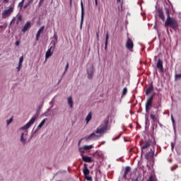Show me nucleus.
I'll list each match as a JSON object with an SVG mask.
<instances>
[{
	"instance_id": "1",
	"label": "nucleus",
	"mask_w": 181,
	"mask_h": 181,
	"mask_svg": "<svg viewBox=\"0 0 181 181\" xmlns=\"http://www.w3.org/2000/svg\"><path fill=\"white\" fill-rule=\"evenodd\" d=\"M108 128V122H105L104 124L100 125L98 127L95 132H93L89 136H86V141H90V139H98L100 136H98L95 134H104Z\"/></svg>"
},
{
	"instance_id": "2",
	"label": "nucleus",
	"mask_w": 181,
	"mask_h": 181,
	"mask_svg": "<svg viewBox=\"0 0 181 181\" xmlns=\"http://www.w3.org/2000/svg\"><path fill=\"white\" fill-rule=\"evenodd\" d=\"M165 14L167 16V19L165 22V26H170L174 30H177L179 25L177 21L175 18H170V13L169 12V8L165 9Z\"/></svg>"
},
{
	"instance_id": "3",
	"label": "nucleus",
	"mask_w": 181,
	"mask_h": 181,
	"mask_svg": "<svg viewBox=\"0 0 181 181\" xmlns=\"http://www.w3.org/2000/svg\"><path fill=\"white\" fill-rule=\"evenodd\" d=\"M151 119L153 121L154 124L158 122V118H159V107L158 106L153 107L151 115H150Z\"/></svg>"
},
{
	"instance_id": "4",
	"label": "nucleus",
	"mask_w": 181,
	"mask_h": 181,
	"mask_svg": "<svg viewBox=\"0 0 181 181\" xmlns=\"http://www.w3.org/2000/svg\"><path fill=\"white\" fill-rule=\"evenodd\" d=\"M155 96V93L151 95L146 100V112H149L152 108V101H153V97Z\"/></svg>"
},
{
	"instance_id": "5",
	"label": "nucleus",
	"mask_w": 181,
	"mask_h": 181,
	"mask_svg": "<svg viewBox=\"0 0 181 181\" xmlns=\"http://www.w3.org/2000/svg\"><path fill=\"white\" fill-rule=\"evenodd\" d=\"M56 48V42H52L50 44V48L47 49L46 54H45V59H49L50 56H52L53 54V51Z\"/></svg>"
},
{
	"instance_id": "6",
	"label": "nucleus",
	"mask_w": 181,
	"mask_h": 181,
	"mask_svg": "<svg viewBox=\"0 0 181 181\" xmlns=\"http://www.w3.org/2000/svg\"><path fill=\"white\" fill-rule=\"evenodd\" d=\"M35 121H36V116H33L30 121L23 127L21 128L22 131H25L26 129H29L30 127L33 125V124H35Z\"/></svg>"
},
{
	"instance_id": "7",
	"label": "nucleus",
	"mask_w": 181,
	"mask_h": 181,
	"mask_svg": "<svg viewBox=\"0 0 181 181\" xmlns=\"http://www.w3.org/2000/svg\"><path fill=\"white\" fill-rule=\"evenodd\" d=\"M13 12V6H10L8 9L5 10L2 13V18L3 19H6V18H9L10 15H12V13Z\"/></svg>"
},
{
	"instance_id": "8",
	"label": "nucleus",
	"mask_w": 181,
	"mask_h": 181,
	"mask_svg": "<svg viewBox=\"0 0 181 181\" xmlns=\"http://www.w3.org/2000/svg\"><path fill=\"white\" fill-rule=\"evenodd\" d=\"M144 90L146 95H149V94H151V93L153 92V83H151V84L146 86Z\"/></svg>"
},
{
	"instance_id": "9",
	"label": "nucleus",
	"mask_w": 181,
	"mask_h": 181,
	"mask_svg": "<svg viewBox=\"0 0 181 181\" xmlns=\"http://www.w3.org/2000/svg\"><path fill=\"white\" fill-rule=\"evenodd\" d=\"M151 144L152 142H151V141H146L145 143H144V141H141L140 143L142 153H144V151H145V149H148V148L151 146Z\"/></svg>"
},
{
	"instance_id": "10",
	"label": "nucleus",
	"mask_w": 181,
	"mask_h": 181,
	"mask_svg": "<svg viewBox=\"0 0 181 181\" xmlns=\"http://www.w3.org/2000/svg\"><path fill=\"white\" fill-rule=\"evenodd\" d=\"M126 47L128 49V50H132V49H134V42H132L131 38L127 39L126 42Z\"/></svg>"
},
{
	"instance_id": "11",
	"label": "nucleus",
	"mask_w": 181,
	"mask_h": 181,
	"mask_svg": "<svg viewBox=\"0 0 181 181\" xmlns=\"http://www.w3.org/2000/svg\"><path fill=\"white\" fill-rule=\"evenodd\" d=\"M88 78H93V76L94 75V66L91 65V66L87 69Z\"/></svg>"
},
{
	"instance_id": "12",
	"label": "nucleus",
	"mask_w": 181,
	"mask_h": 181,
	"mask_svg": "<svg viewBox=\"0 0 181 181\" xmlns=\"http://www.w3.org/2000/svg\"><path fill=\"white\" fill-rule=\"evenodd\" d=\"M44 30H45V26H42L39 29L36 35V40H39V37H40V34L43 33Z\"/></svg>"
},
{
	"instance_id": "13",
	"label": "nucleus",
	"mask_w": 181,
	"mask_h": 181,
	"mask_svg": "<svg viewBox=\"0 0 181 181\" xmlns=\"http://www.w3.org/2000/svg\"><path fill=\"white\" fill-rule=\"evenodd\" d=\"M82 160L83 162H86L88 163H91L93 162V160L91 159V157L82 156Z\"/></svg>"
},
{
	"instance_id": "14",
	"label": "nucleus",
	"mask_w": 181,
	"mask_h": 181,
	"mask_svg": "<svg viewBox=\"0 0 181 181\" xmlns=\"http://www.w3.org/2000/svg\"><path fill=\"white\" fill-rule=\"evenodd\" d=\"M83 173L84 176H87L90 175V170H88V168H87V165L84 164L83 168Z\"/></svg>"
},
{
	"instance_id": "15",
	"label": "nucleus",
	"mask_w": 181,
	"mask_h": 181,
	"mask_svg": "<svg viewBox=\"0 0 181 181\" xmlns=\"http://www.w3.org/2000/svg\"><path fill=\"white\" fill-rule=\"evenodd\" d=\"M29 28H30V22L28 21L23 26V29H22V32H23L25 33V32H26V30H28V29H29Z\"/></svg>"
},
{
	"instance_id": "16",
	"label": "nucleus",
	"mask_w": 181,
	"mask_h": 181,
	"mask_svg": "<svg viewBox=\"0 0 181 181\" xmlns=\"http://www.w3.org/2000/svg\"><path fill=\"white\" fill-rule=\"evenodd\" d=\"M129 172H131V167H129V166L126 167L124 173L123 175L124 179H127V176L128 173H129Z\"/></svg>"
},
{
	"instance_id": "17",
	"label": "nucleus",
	"mask_w": 181,
	"mask_h": 181,
	"mask_svg": "<svg viewBox=\"0 0 181 181\" xmlns=\"http://www.w3.org/2000/svg\"><path fill=\"white\" fill-rule=\"evenodd\" d=\"M46 121H47V118H45V119H42V120L41 121V122L39 124V125L37 126V129H40V128H42V127L43 125H45Z\"/></svg>"
},
{
	"instance_id": "18",
	"label": "nucleus",
	"mask_w": 181,
	"mask_h": 181,
	"mask_svg": "<svg viewBox=\"0 0 181 181\" xmlns=\"http://www.w3.org/2000/svg\"><path fill=\"white\" fill-rule=\"evenodd\" d=\"M159 70L160 73H163V62L159 60Z\"/></svg>"
},
{
	"instance_id": "19",
	"label": "nucleus",
	"mask_w": 181,
	"mask_h": 181,
	"mask_svg": "<svg viewBox=\"0 0 181 181\" xmlns=\"http://www.w3.org/2000/svg\"><path fill=\"white\" fill-rule=\"evenodd\" d=\"M92 117H93V115H92L91 112H89L86 118V124H88V122H90V121H91Z\"/></svg>"
},
{
	"instance_id": "20",
	"label": "nucleus",
	"mask_w": 181,
	"mask_h": 181,
	"mask_svg": "<svg viewBox=\"0 0 181 181\" xmlns=\"http://www.w3.org/2000/svg\"><path fill=\"white\" fill-rule=\"evenodd\" d=\"M22 19H23L22 15L20 13L17 14V21H17L16 24L19 25V22H22Z\"/></svg>"
},
{
	"instance_id": "21",
	"label": "nucleus",
	"mask_w": 181,
	"mask_h": 181,
	"mask_svg": "<svg viewBox=\"0 0 181 181\" xmlns=\"http://www.w3.org/2000/svg\"><path fill=\"white\" fill-rule=\"evenodd\" d=\"M68 104L71 108H73V99L71 96L68 98Z\"/></svg>"
},
{
	"instance_id": "22",
	"label": "nucleus",
	"mask_w": 181,
	"mask_h": 181,
	"mask_svg": "<svg viewBox=\"0 0 181 181\" xmlns=\"http://www.w3.org/2000/svg\"><path fill=\"white\" fill-rule=\"evenodd\" d=\"M78 151H79V152H80V153H81V158H82V156H84V153H85L84 151H86V149L84 148V147H83H83H80V148H78Z\"/></svg>"
},
{
	"instance_id": "23",
	"label": "nucleus",
	"mask_w": 181,
	"mask_h": 181,
	"mask_svg": "<svg viewBox=\"0 0 181 181\" xmlns=\"http://www.w3.org/2000/svg\"><path fill=\"white\" fill-rule=\"evenodd\" d=\"M81 19L83 21L84 18V6H83V2H81Z\"/></svg>"
},
{
	"instance_id": "24",
	"label": "nucleus",
	"mask_w": 181,
	"mask_h": 181,
	"mask_svg": "<svg viewBox=\"0 0 181 181\" xmlns=\"http://www.w3.org/2000/svg\"><path fill=\"white\" fill-rule=\"evenodd\" d=\"M159 18L162 21H165V16H163V13L162 12V10H159Z\"/></svg>"
},
{
	"instance_id": "25",
	"label": "nucleus",
	"mask_w": 181,
	"mask_h": 181,
	"mask_svg": "<svg viewBox=\"0 0 181 181\" xmlns=\"http://www.w3.org/2000/svg\"><path fill=\"white\" fill-rule=\"evenodd\" d=\"M108 39H110V35H108V33H106V37H105V49H107V46H108Z\"/></svg>"
},
{
	"instance_id": "26",
	"label": "nucleus",
	"mask_w": 181,
	"mask_h": 181,
	"mask_svg": "<svg viewBox=\"0 0 181 181\" xmlns=\"http://www.w3.org/2000/svg\"><path fill=\"white\" fill-rule=\"evenodd\" d=\"M146 159H147V160H149V159H152V153L151 152H148L146 154Z\"/></svg>"
},
{
	"instance_id": "27",
	"label": "nucleus",
	"mask_w": 181,
	"mask_h": 181,
	"mask_svg": "<svg viewBox=\"0 0 181 181\" xmlns=\"http://www.w3.org/2000/svg\"><path fill=\"white\" fill-rule=\"evenodd\" d=\"M93 148H94V146L93 145L83 146V149H85V151H88L90 149H93Z\"/></svg>"
},
{
	"instance_id": "28",
	"label": "nucleus",
	"mask_w": 181,
	"mask_h": 181,
	"mask_svg": "<svg viewBox=\"0 0 181 181\" xmlns=\"http://www.w3.org/2000/svg\"><path fill=\"white\" fill-rule=\"evenodd\" d=\"M23 4H25V0H22L18 5V8H20L21 10L23 8Z\"/></svg>"
},
{
	"instance_id": "29",
	"label": "nucleus",
	"mask_w": 181,
	"mask_h": 181,
	"mask_svg": "<svg viewBox=\"0 0 181 181\" xmlns=\"http://www.w3.org/2000/svg\"><path fill=\"white\" fill-rule=\"evenodd\" d=\"M23 133H22L21 136V142H22V144H25L26 143V139L23 138Z\"/></svg>"
},
{
	"instance_id": "30",
	"label": "nucleus",
	"mask_w": 181,
	"mask_h": 181,
	"mask_svg": "<svg viewBox=\"0 0 181 181\" xmlns=\"http://www.w3.org/2000/svg\"><path fill=\"white\" fill-rule=\"evenodd\" d=\"M84 176H85V179H86V180L93 181V178L91 177V176H90V175H84Z\"/></svg>"
},
{
	"instance_id": "31",
	"label": "nucleus",
	"mask_w": 181,
	"mask_h": 181,
	"mask_svg": "<svg viewBox=\"0 0 181 181\" xmlns=\"http://www.w3.org/2000/svg\"><path fill=\"white\" fill-rule=\"evenodd\" d=\"M128 93V89L127 88H124L122 90V95H125Z\"/></svg>"
},
{
	"instance_id": "32",
	"label": "nucleus",
	"mask_w": 181,
	"mask_h": 181,
	"mask_svg": "<svg viewBox=\"0 0 181 181\" xmlns=\"http://www.w3.org/2000/svg\"><path fill=\"white\" fill-rule=\"evenodd\" d=\"M153 28L156 30L158 35H159V26L158 25H154Z\"/></svg>"
},
{
	"instance_id": "33",
	"label": "nucleus",
	"mask_w": 181,
	"mask_h": 181,
	"mask_svg": "<svg viewBox=\"0 0 181 181\" xmlns=\"http://www.w3.org/2000/svg\"><path fill=\"white\" fill-rule=\"evenodd\" d=\"M158 131V124H154L153 127V132Z\"/></svg>"
},
{
	"instance_id": "34",
	"label": "nucleus",
	"mask_w": 181,
	"mask_h": 181,
	"mask_svg": "<svg viewBox=\"0 0 181 181\" xmlns=\"http://www.w3.org/2000/svg\"><path fill=\"white\" fill-rule=\"evenodd\" d=\"M22 63H23V56L20 57L18 64H21L22 65Z\"/></svg>"
},
{
	"instance_id": "35",
	"label": "nucleus",
	"mask_w": 181,
	"mask_h": 181,
	"mask_svg": "<svg viewBox=\"0 0 181 181\" xmlns=\"http://www.w3.org/2000/svg\"><path fill=\"white\" fill-rule=\"evenodd\" d=\"M13 121V118L11 117L8 120H7V125H9L11 122Z\"/></svg>"
},
{
	"instance_id": "36",
	"label": "nucleus",
	"mask_w": 181,
	"mask_h": 181,
	"mask_svg": "<svg viewBox=\"0 0 181 181\" xmlns=\"http://www.w3.org/2000/svg\"><path fill=\"white\" fill-rule=\"evenodd\" d=\"M17 71H21V69H22V64H18V67L16 68Z\"/></svg>"
},
{
	"instance_id": "37",
	"label": "nucleus",
	"mask_w": 181,
	"mask_h": 181,
	"mask_svg": "<svg viewBox=\"0 0 181 181\" xmlns=\"http://www.w3.org/2000/svg\"><path fill=\"white\" fill-rule=\"evenodd\" d=\"M121 138V134L117 136L115 139H113V141H117V139H119Z\"/></svg>"
},
{
	"instance_id": "38",
	"label": "nucleus",
	"mask_w": 181,
	"mask_h": 181,
	"mask_svg": "<svg viewBox=\"0 0 181 181\" xmlns=\"http://www.w3.org/2000/svg\"><path fill=\"white\" fill-rule=\"evenodd\" d=\"M180 78H181V74H175V78H176V79Z\"/></svg>"
},
{
	"instance_id": "39",
	"label": "nucleus",
	"mask_w": 181,
	"mask_h": 181,
	"mask_svg": "<svg viewBox=\"0 0 181 181\" xmlns=\"http://www.w3.org/2000/svg\"><path fill=\"white\" fill-rule=\"evenodd\" d=\"M68 69H69V62L66 63V65L65 66V73L66 71H67Z\"/></svg>"
},
{
	"instance_id": "40",
	"label": "nucleus",
	"mask_w": 181,
	"mask_h": 181,
	"mask_svg": "<svg viewBox=\"0 0 181 181\" xmlns=\"http://www.w3.org/2000/svg\"><path fill=\"white\" fill-rule=\"evenodd\" d=\"M156 11L157 13H159V8H158V4L156 6Z\"/></svg>"
},
{
	"instance_id": "41",
	"label": "nucleus",
	"mask_w": 181,
	"mask_h": 181,
	"mask_svg": "<svg viewBox=\"0 0 181 181\" xmlns=\"http://www.w3.org/2000/svg\"><path fill=\"white\" fill-rule=\"evenodd\" d=\"M156 69H159V59L157 60Z\"/></svg>"
},
{
	"instance_id": "42",
	"label": "nucleus",
	"mask_w": 181,
	"mask_h": 181,
	"mask_svg": "<svg viewBox=\"0 0 181 181\" xmlns=\"http://www.w3.org/2000/svg\"><path fill=\"white\" fill-rule=\"evenodd\" d=\"M28 6H29V4H27L24 5L23 6V9H26V8H28Z\"/></svg>"
},
{
	"instance_id": "43",
	"label": "nucleus",
	"mask_w": 181,
	"mask_h": 181,
	"mask_svg": "<svg viewBox=\"0 0 181 181\" xmlns=\"http://www.w3.org/2000/svg\"><path fill=\"white\" fill-rule=\"evenodd\" d=\"M96 36H97L98 40H100V35L98 32L96 33Z\"/></svg>"
},
{
	"instance_id": "44",
	"label": "nucleus",
	"mask_w": 181,
	"mask_h": 181,
	"mask_svg": "<svg viewBox=\"0 0 181 181\" xmlns=\"http://www.w3.org/2000/svg\"><path fill=\"white\" fill-rule=\"evenodd\" d=\"M13 22H15V18H13L12 19V21H11V23H10V26H11V25H12V23H13Z\"/></svg>"
},
{
	"instance_id": "45",
	"label": "nucleus",
	"mask_w": 181,
	"mask_h": 181,
	"mask_svg": "<svg viewBox=\"0 0 181 181\" xmlns=\"http://www.w3.org/2000/svg\"><path fill=\"white\" fill-rule=\"evenodd\" d=\"M54 39L56 40V42H57V35H54Z\"/></svg>"
},
{
	"instance_id": "46",
	"label": "nucleus",
	"mask_w": 181,
	"mask_h": 181,
	"mask_svg": "<svg viewBox=\"0 0 181 181\" xmlns=\"http://www.w3.org/2000/svg\"><path fill=\"white\" fill-rule=\"evenodd\" d=\"M20 43L21 42L19 41H16V46H19Z\"/></svg>"
},
{
	"instance_id": "47",
	"label": "nucleus",
	"mask_w": 181,
	"mask_h": 181,
	"mask_svg": "<svg viewBox=\"0 0 181 181\" xmlns=\"http://www.w3.org/2000/svg\"><path fill=\"white\" fill-rule=\"evenodd\" d=\"M4 4H8V2H9V1H8V0H4Z\"/></svg>"
},
{
	"instance_id": "48",
	"label": "nucleus",
	"mask_w": 181,
	"mask_h": 181,
	"mask_svg": "<svg viewBox=\"0 0 181 181\" xmlns=\"http://www.w3.org/2000/svg\"><path fill=\"white\" fill-rule=\"evenodd\" d=\"M95 6H97V5H98V0H95Z\"/></svg>"
},
{
	"instance_id": "49",
	"label": "nucleus",
	"mask_w": 181,
	"mask_h": 181,
	"mask_svg": "<svg viewBox=\"0 0 181 181\" xmlns=\"http://www.w3.org/2000/svg\"><path fill=\"white\" fill-rule=\"evenodd\" d=\"M175 169H176V167H175V166H173V167L171 168V170H172V171L175 170Z\"/></svg>"
},
{
	"instance_id": "50",
	"label": "nucleus",
	"mask_w": 181,
	"mask_h": 181,
	"mask_svg": "<svg viewBox=\"0 0 181 181\" xmlns=\"http://www.w3.org/2000/svg\"><path fill=\"white\" fill-rule=\"evenodd\" d=\"M158 14H156V16H155V18H156V21H158Z\"/></svg>"
},
{
	"instance_id": "51",
	"label": "nucleus",
	"mask_w": 181,
	"mask_h": 181,
	"mask_svg": "<svg viewBox=\"0 0 181 181\" xmlns=\"http://www.w3.org/2000/svg\"><path fill=\"white\" fill-rule=\"evenodd\" d=\"M132 181H138V177H136V178H133V179L132 180Z\"/></svg>"
},
{
	"instance_id": "52",
	"label": "nucleus",
	"mask_w": 181,
	"mask_h": 181,
	"mask_svg": "<svg viewBox=\"0 0 181 181\" xmlns=\"http://www.w3.org/2000/svg\"><path fill=\"white\" fill-rule=\"evenodd\" d=\"M171 118H172L173 123L175 124V119H173V116H171Z\"/></svg>"
},
{
	"instance_id": "53",
	"label": "nucleus",
	"mask_w": 181,
	"mask_h": 181,
	"mask_svg": "<svg viewBox=\"0 0 181 181\" xmlns=\"http://www.w3.org/2000/svg\"><path fill=\"white\" fill-rule=\"evenodd\" d=\"M45 2V0H40V4H43Z\"/></svg>"
},
{
	"instance_id": "54",
	"label": "nucleus",
	"mask_w": 181,
	"mask_h": 181,
	"mask_svg": "<svg viewBox=\"0 0 181 181\" xmlns=\"http://www.w3.org/2000/svg\"><path fill=\"white\" fill-rule=\"evenodd\" d=\"M133 173H136V169H134Z\"/></svg>"
},
{
	"instance_id": "55",
	"label": "nucleus",
	"mask_w": 181,
	"mask_h": 181,
	"mask_svg": "<svg viewBox=\"0 0 181 181\" xmlns=\"http://www.w3.org/2000/svg\"><path fill=\"white\" fill-rule=\"evenodd\" d=\"M117 4H119L121 2V0H117Z\"/></svg>"
},
{
	"instance_id": "56",
	"label": "nucleus",
	"mask_w": 181,
	"mask_h": 181,
	"mask_svg": "<svg viewBox=\"0 0 181 181\" xmlns=\"http://www.w3.org/2000/svg\"><path fill=\"white\" fill-rule=\"evenodd\" d=\"M155 76H158V72H156L155 74H154Z\"/></svg>"
},
{
	"instance_id": "57",
	"label": "nucleus",
	"mask_w": 181,
	"mask_h": 181,
	"mask_svg": "<svg viewBox=\"0 0 181 181\" xmlns=\"http://www.w3.org/2000/svg\"><path fill=\"white\" fill-rule=\"evenodd\" d=\"M4 28V25H0V29H2Z\"/></svg>"
},
{
	"instance_id": "58",
	"label": "nucleus",
	"mask_w": 181,
	"mask_h": 181,
	"mask_svg": "<svg viewBox=\"0 0 181 181\" xmlns=\"http://www.w3.org/2000/svg\"><path fill=\"white\" fill-rule=\"evenodd\" d=\"M172 146V149H173V143H172V146Z\"/></svg>"
},
{
	"instance_id": "59",
	"label": "nucleus",
	"mask_w": 181,
	"mask_h": 181,
	"mask_svg": "<svg viewBox=\"0 0 181 181\" xmlns=\"http://www.w3.org/2000/svg\"><path fill=\"white\" fill-rule=\"evenodd\" d=\"M81 142V141H79V142H78V145H80V143Z\"/></svg>"
},
{
	"instance_id": "60",
	"label": "nucleus",
	"mask_w": 181,
	"mask_h": 181,
	"mask_svg": "<svg viewBox=\"0 0 181 181\" xmlns=\"http://www.w3.org/2000/svg\"><path fill=\"white\" fill-rule=\"evenodd\" d=\"M157 57H155V59H156Z\"/></svg>"
}]
</instances>
